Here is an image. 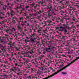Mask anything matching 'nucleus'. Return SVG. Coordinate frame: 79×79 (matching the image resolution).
Here are the masks:
<instances>
[{"mask_svg":"<svg viewBox=\"0 0 79 79\" xmlns=\"http://www.w3.org/2000/svg\"><path fill=\"white\" fill-rule=\"evenodd\" d=\"M48 7L46 8V10H48V12L51 11V10H52V6L51 4H49L47 6Z\"/></svg>","mask_w":79,"mask_h":79,"instance_id":"1","label":"nucleus"},{"mask_svg":"<svg viewBox=\"0 0 79 79\" xmlns=\"http://www.w3.org/2000/svg\"><path fill=\"white\" fill-rule=\"evenodd\" d=\"M36 39V38H31L30 39L29 41L31 42V43L34 44V43L35 42V40Z\"/></svg>","mask_w":79,"mask_h":79,"instance_id":"2","label":"nucleus"},{"mask_svg":"<svg viewBox=\"0 0 79 79\" xmlns=\"http://www.w3.org/2000/svg\"><path fill=\"white\" fill-rule=\"evenodd\" d=\"M63 26L64 27H65V28H66L68 29H69V26H68V23H66V25H65V24H63Z\"/></svg>","mask_w":79,"mask_h":79,"instance_id":"3","label":"nucleus"},{"mask_svg":"<svg viewBox=\"0 0 79 79\" xmlns=\"http://www.w3.org/2000/svg\"><path fill=\"white\" fill-rule=\"evenodd\" d=\"M7 8V6L4 5L2 7V9L3 10H4L5 11H6V10Z\"/></svg>","mask_w":79,"mask_h":79,"instance_id":"4","label":"nucleus"},{"mask_svg":"<svg viewBox=\"0 0 79 79\" xmlns=\"http://www.w3.org/2000/svg\"><path fill=\"white\" fill-rule=\"evenodd\" d=\"M46 51L48 52H51V49H50V48H47L46 49Z\"/></svg>","mask_w":79,"mask_h":79,"instance_id":"5","label":"nucleus"},{"mask_svg":"<svg viewBox=\"0 0 79 79\" xmlns=\"http://www.w3.org/2000/svg\"><path fill=\"white\" fill-rule=\"evenodd\" d=\"M48 16L49 17V18H50L51 17V18H52V14L51 13H49L48 14Z\"/></svg>","mask_w":79,"mask_h":79,"instance_id":"6","label":"nucleus"},{"mask_svg":"<svg viewBox=\"0 0 79 79\" xmlns=\"http://www.w3.org/2000/svg\"><path fill=\"white\" fill-rule=\"evenodd\" d=\"M7 14L9 15L8 16L9 17V16H10V15H11V17H12L13 16V14H10V12H8L7 13Z\"/></svg>","mask_w":79,"mask_h":79,"instance_id":"7","label":"nucleus"},{"mask_svg":"<svg viewBox=\"0 0 79 79\" xmlns=\"http://www.w3.org/2000/svg\"><path fill=\"white\" fill-rule=\"evenodd\" d=\"M15 66H18L19 65V63H15Z\"/></svg>","mask_w":79,"mask_h":79,"instance_id":"8","label":"nucleus"},{"mask_svg":"<svg viewBox=\"0 0 79 79\" xmlns=\"http://www.w3.org/2000/svg\"><path fill=\"white\" fill-rule=\"evenodd\" d=\"M20 24L22 26H24V25H25V24L24 23V22H21V23Z\"/></svg>","mask_w":79,"mask_h":79,"instance_id":"9","label":"nucleus"},{"mask_svg":"<svg viewBox=\"0 0 79 79\" xmlns=\"http://www.w3.org/2000/svg\"><path fill=\"white\" fill-rule=\"evenodd\" d=\"M14 19H16L17 21L18 22H19V23L21 22V21H19V19H17L16 18H14Z\"/></svg>","mask_w":79,"mask_h":79,"instance_id":"10","label":"nucleus"},{"mask_svg":"<svg viewBox=\"0 0 79 79\" xmlns=\"http://www.w3.org/2000/svg\"><path fill=\"white\" fill-rule=\"evenodd\" d=\"M6 32L7 33H8V32H10V30H6Z\"/></svg>","mask_w":79,"mask_h":79,"instance_id":"11","label":"nucleus"},{"mask_svg":"<svg viewBox=\"0 0 79 79\" xmlns=\"http://www.w3.org/2000/svg\"><path fill=\"white\" fill-rule=\"evenodd\" d=\"M29 8V6H25V8H26V9H28Z\"/></svg>","mask_w":79,"mask_h":79,"instance_id":"12","label":"nucleus"},{"mask_svg":"<svg viewBox=\"0 0 79 79\" xmlns=\"http://www.w3.org/2000/svg\"><path fill=\"white\" fill-rule=\"evenodd\" d=\"M44 3L43 0H42L40 2H38V3H39V4H40V3Z\"/></svg>","mask_w":79,"mask_h":79,"instance_id":"13","label":"nucleus"},{"mask_svg":"<svg viewBox=\"0 0 79 79\" xmlns=\"http://www.w3.org/2000/svg\"><path fill=\"white\" fill-rule=\"evenodd\" d=\"M64 31L65 32H66L67 31H66V30L65 29V28H63V30L62 31Z\"/></svg>","mask_w":79,"mask_h":79,"instance_id":"14","label":"nucleus"},{"mask_svg":"<svg viewBox=\"0 0 79 79\" xmlns=\"http://www.w3.org/2000/svg\"><path fill=\"white\" fill-rule=\"evenodd\" d=\"M19 20H20V21H21V20H22V21H23V17H20Z\"/></svg>","mask_w":79,"mask_h":79,"instance_id":"15","label":"nucleus"},{"mask_svg":"<svg viewBox=\"0 0 79 79\" xmlns=\"http://www.w3.org/2000/svg\"><path fill=\"white\" fill-rule=\"evenodd\" d=\"M33 15H34V16H36V15H37V12H35V13L33 14Z\"/></svg>","mask_w":79,"mask_h":79,"instance_id":"16","label":"nucleus"},{"mask_svg":"<svg viewBox=\"0 0 79 79\" xmlns=\"http://www.w3.org/2000/svg\"><path fill=\"white\" fill-rule=\"evenodd\" d=\"M3 61L5 63V62H6V59L3 58Z\"/></svg>","mask_w":79,"mask_h":79,"instance_id":"17","label":"nucleus"},{"mask_svg":"<svg viewBox=\"0 0 79 79\" xmlns=\"http://www.w3.org/2000/svg\"><path fill=\"white\" fill-rule=\"evenodd\" d=\"M10 72H12V71H14V69H11L10 70Z\"/></svg>","mask_w":79,"mask_h":79,"instance_id":"18","label":"nucleus"},{"mask_svg":"<svg viewBox=\"0 0 79 79\" xmlns=\"http://www.w3.org/2000/svg\"><path fill=\"white\" fill-rule=\"evenodd\" d=\"M0 39L1 40H2H2H4L5 39V37L0 38Z\"/></svg>","mask_w":79,"mask_h":79,"instance_id":"19","label":"nucleus"},{"mask_svg":"<svg viewBox=\"0 0 79 79\" xmlns=\"http://www.w3.org/2000/svg\"><path fill=\"white\" fill-rule=\"evenodd\" d=\"M62 74H66L67 73H66L62 72Z\"/></svg>","mask_w":79,"mask_h":79,"instance_id":"20","label":"nucleus"},{"mask_svg":"<svg viewBox=\"0 0 79 79\" xmlns=\"http://www.w3.org/2000/svg\"><path fill=\"white\" fill-rule=\"evenodd\" d=\"M17 28H18V29H21V27L19 26H17Z\"/></svg>","mask_w":79,"mask_h":79,"instance_id":"21","label":"nucleus"},{"mask_svg":"<svg viewBox=\"0 0 79 79\" xmlns=\"http://www.w3.org/2000/svg\"><path fill=\"white\" fill-rule=\"evenodd\" d=\"M41 13H42V11H41V10H40L38 12L39 14H40Z\"/></svg>","mask_w":79,"mask_h":79,"instance_id":"22","label":"nucleus"},{"mask_svg":"<svg viewBox=\"0 0 79 79\" xmlns=\"http://www.w3.org/2000/svg\"><path fill=\"white\" fill-rule=\"evenodd\" d=\"M0 55L1 56H3V54L2 53H0Z\"/></svg>","mask_w":79,"mask_h":79,"instance_id":"23","label":"nucleus"},{"mask_svg":"<svg viewBox=\"0 0 79 79\" xmlns=\"http://www.w3.org/2000/svg\"><path fill=\"white\" fill-rule=\"evenodd\" d=\"M5 35L6 36V37H9L8 35H6V34H5Z\"/></svg>","mask_w":79,"mask_h":79,"instance_id":"24","label":"nucleus"},{"mask_svg":"<svg viewBox=\"0 0 79 79\" xmlns=\"http://www.w3.org/2000/svg\"><path fill=\"white\" fill-rule=\"evenodd\" d=\"M16 70H17V71H20V70L19 69L18 67H17V69H16Z\"/></svg>","mask_w":79,"mask_h":79,"instance_id":"25","label":"nucleus"},{"mask_svg":"<svg viewBox=\"0 0 79 79\" xmlns=\"http://www.w3.org/2000/svg\"><path fill=\"white\" fill-rule=\"evenodd\" d=\"M0 19H3V17L2 16L0 15Z\"/></svg>","mask_w":79,"mask_h":79,"instance_id":"26","label":"nucleus"},{"mask_svg":"<svg viewBox=\"0 0 79 79\" xmlns=\"http://www.w3.org/2000/svg\"><path fill=\"white\" fill-rule=\"evenodd\" d=\"M2 15H3V16H4L5 15V13H2Z\"/></svg>","mask_w":79,"mask_h":79,"instance_id":"27","label":"nucleus"},{"mask_svg":"<svg viewBox=\"0 0 79 79\" xmlns=\"http://www.w3.org/2000/svg\"><path fill=\"white\" fill-rule=\"evenodd\" d=\"M37 5H36L35 6H34V8L35 9L36 8H37Z\"/></svg>","mask_w":79,"mask_h":79,"instance_id":"28","label":"nucleus"},{"mask_svg":"<svg viewBox=\"0 0 79 79\" xmlns=\"http://www.w3.org/2000/svg\"><path fill=\"white\" fill-rule=\"evenodd\" d=\"M12 23H13L14 24H15V20H13Z\"/></svg>","mask_w":79,"mask_h":79,"instance_id":"29","label":"nucleus"},{"mask_svg":"<svg viewBox=\"0 0 79 79\" xmlns=\"http://www.w3.org/2000/svg\"><path fill=\"white\" fill-rule=\"evenodd\" d=\"M40 69H42V70L44 69V68H43L42 67H40Z\"/></svg>","mask_w":79,"mask_h":79,"instance_id":"30","label":"nucleus"},{"mask_svg":"<svg viewBox=\"0 0 79 79\" xmlns=\"http://www.w3.org/2000/svg\"><path fill=\"white\" fill-rule=\"evenodd\" d=\"M25 43H27V40H25Z\"/></svg>","mask_w":79,"mask_h":79,"instance_id":"31","label":"nucleus"},{"mask_svg":"<svg viewBox=\"0 0 79 79\" xmlns=\"http://www.w3.org/2000/svg\"><path fill=\"white\" fill-rule=\"evenodd\" d=\"M32 63L33 64H35V63H34V62H32Z\"/></svg>","mask_w":79,"mask_h":79,"instance_id":"32","label":"nucleus"},{"mask_svg":"<svg viewBox=\"0 0 79 79\" xmlns=\"http://www.w3.org/2000/svg\"><path fill=\"white\" fill-rule=\"evenodd\" d=\"M27 26H29V23H27Z\"/></svg>","mask_w":79,"mask_h":79,"instance_id":"33","label":"nucleus"},{"mask_svg":"<svg viewBox=\"0 0 79 79\" xmlns=\"http://www.w3.org/2000/svg\"><path fill=\"white\" fill-rule=\"evenodd\" d=\"M5 63L6 64H8V61H6H6L5 62Z\"/></svg>","mask_w":79,"mask_h":79,"instance_id":"34","label":"nucleus"},{"mask_svg":"<svg viewBox=\"0 0 79 79\" xmlns=\"http://www.w3.org/2000/svg\"><path fill=\"white\" fill-rule=\"evenodd\" d=\"M8 52H10V48H9L8 49Z\"/></svg>","mask_w":79,"mask_h":79,"instance_id":"35","label":"nucleus"},{"mask_svg":"<svg viewBox=\"0 0 79 79\" xmlns=\"http://www.w3.org/2000/svg\"><path fill=\"white\" fill-rule=\"evenodd\" d=\"M76 52L77 53H78V54H79V51H77Z\"/></svg>","mask_w":79,"mask_h":79,"instance_id":"36","label":"nucleus"},{"mask_svg":"<svg viewBox=\"0 0 79 79\" xmlns=\"http://www.w3.org/2000/svg\"><path fill=\"white\" fill-rule=\"evenodd\" d=\"M29 32H32V30H31V29H30L29 30Z\"/></svg>","mask_w":79,"mask_h":79,"instance_id":"37","label":"nucleus"},{"mask_svg":"<svg viewBox=\"0 0 79 79\" xmlns=\"http://www.w3.org/2000/svg\"><path fill=\"white\" fill-rule=\"evenodd\" d=\"M42 61H43V63H44L45 62V60H42Z\"/></svg>","mask_w":79,"mask_h":79,"instance_id":"38","label":"nucleus"},{"mask_svg":"<svg viewBox=\"0 0 79 79\" xmlns=\"http://www.w3.org/2000/svg\"><path fill=\"white\" fill-rule=\"evenodd\" d=\"M47 57H48V58H49L50 57V55H47Z\"/></svg>","mask_w":79,"mask_h":79,"instance_id":"39","label":"nucleus"},{"mask_svg":"<svg viewBox=\"0 0 79 79\" xmlns=\"http://www.w3.org/2000/svg\"><path fill=\"white\" fill-rule=\"evenodd\" d=\"M34 12H35V13L37 12V11H36V10H34Z\"/></svg>","mask_w":79,"mask_h":79,"instance_id":"40","label":"nucleus"},{"mask_svg":"<svg viewBox=\"0 0 79 79\" xmlns=\"http://www.w3.org/2000/svg\"><path fill=\"white\" fill-rule=\"evenodd\" d=\"M2 15V11L0 10V15Z\"/></svg>","mask_w":79,"mask_h":79,"instance_id":"41","label":"nucleus"},{"mask_svg":"<svg viewBox=\"0 0 79 79\" xmlns=\"http://www.w3.org/2000/svg\"><path fill=\"white\" fill-rule=\"evenodd\" d=\"M23 22H24V23H27V22L26 21H25Z\"/></svg>","mask_w":79,"mask_h":79,"instance_id":"42","label":"nucleus"},{"mask_svg":"<svg viewBox=\"0 0 79 79\" xmlns=\"http://www.w3.org/2000/svg\"><path fill=\"white\" fill-rule=\"evenodd\" d=\"M69 58H71V56L69 55Z\"/></svg>","mask_w":79,"mask_h":79,"instance_id":"43","label":"nucleus"},{"mask_svg":"<svg viewBox=\"0 0 79 79\" xmlns=\"http://www.w3.org/2000/svg\"><path fill=\"white\" fill-rule=\"evenodd\" d=\"M63 2V1H60V3H62V2Z\"/></svg>","mask_w":79,"mask_h":79,"instance_id":"44","label":"nucleus"},{"mask_svg":"<svg viewBox=\"0 0 79 79\" xmlns=\"http://www.w3.org/2000/svg\"><path fill=\"white\" fill-rule=\"evenodd\" d=\"M65 46H69V45L68 44L65 45Z\"/></svg>","mask_w":79,"mask_h":79,"instance_id":"45","label":"nucleus"},{"mask_svg":"<svg viewBox=\"0 0 79 79\" xmlns=\"http://www.w3.org/2000/svg\"><path fill=\"white\" fill-rule=\"evenodd\" d=\"M28 78H29V79H30V78H31V76H29L28 77Z\"/></svg>","mask_w":79,"mask_h":79,"instance_id":"46","label":"nucleus"},{"mask_svg":"<svg viewBox=\"0 0 79 79\" xmlns=\"http://www.w3.org/2000/svg\"><path fill=\"white\" fill-rule=\"evenodd\" d=\"M29 18V16H27V18Z\"/></svg>","mask_w":79,"mask_h":79,"instance_id":"47","label":"nucleus"},{"mask_svg":"<svg viewBox=\"0 0 79 79\" xmlns=\"http://www.w3.org/2000/svg\"><path fill=\"white\" fill-rule=\"evenodd\" d=\"M32 36H34V34H32Z\"/></svg>","mask_w":79,"mask_h":79,"instance_id":"48","label":"nucleus"},{"mask_svg":"<svg viewBox=\"0 0 79 79\" xmlns=\"http://www.w3.org/2000/svg\"><path fill=\"white\" fill-rule=\"evenodd\" d=\"M41 57H42V58H43V57H44V55L42 56Z\"/></svg>","mask_w":79,"mask_h":79,"instance_id":"49","label":"nucleus"},{"mask_svg":"<svg viewBox=\"0 0 79 79\" xmlns=\"http://www.w3.org/2000/svg\"><path fill=\"white\" fill-rule=\"evenodd\" d=\"M21 78V77H19V79H22Z\"/></svg>","mask_w":79,"mask_h":79,"instance_id":"50","label":"nucleus"},{"mask_svg":"<svg viewBox=\"0 0 79 79\" xmlns=\"http://www.w3.org/2000/svg\"><path fill=\"white\" fill-rule=\"evenodd\" d=\"M23 10H24V8H23L22 9Z\"/></svg>","mask_w":79,"mask_h":79,"instance_id":"51","label":"nucleus"},{"mask_svg":"<svg viewBox=\"0 0 79 79\" xmlns=\"http://www.w3.org/2000/svg\"><path fill=\"white\" fill-rule=\"evenodd\" d=\"M30 53L31 54V55H32V53L31 52H30Z\"/></svg>","mask_w":79,"mask_h":79,"instance_id":"52","label":"nucleus"},{"mask_svg":"<svg viewBox=\"0 0 79 79\" xmlns=\"http://www.w3.org/2000/svg\"><path fill=\"white\" fill-rule=\"evenodd\" d=\"M49 22L50 23H52V21H49Z\"/></svg>","mask_w":79,"mask_h":79,"instance_id":"53","label":"nucleus"},{"mask_svg":"<svg viewBox=\"0 0 79 79\" xmlns=\"http://www.w3.org/2000/svg\"><path fill=\"white\" fill-rule=\"evenodd\" d=\"M16 1H17V2H19V0H16Z\"/></svg>","mask_w":79,"mask_h":79,"instance_id":"54","label":"nucleus"},{"mask_svg":"<svg viewBox=\"0 0 79 79\" xmlns=\"http://www.w3.org/2000/svg\"><path fill=\"white\" fill-rule=\"evenodd\" d=\"M47 39H48V40H49L48 38H47Z\"/></svg>","mask_w":79,"mask_h":79,"instance_id":"55","label":"nucleus"},{"mask_svg":"<svg viewBox=\"0 0 79 79\" xmlns=\"http://www.w3.org/2000/svg\"><path fill=\"white\" fill-rule=\"evenodd\" d=\"M0 76H1V77H2L3 76V75H0Z\"/></svg>","mask_w":79,"mask_h":79,"instance_id":"56","label":"nucleus"},{"mask_svg":"<svg viewBox=\"0 0 79 79\" xmlns=\"http://www.w3.org/2000/svg\"><path fill=\"white\" fill-rule=\"evenodd\" d=\"M62 12L63 13H64V11H62Z\"/></svg>","mask_w":79,"mask_h":79,"instance_id":"57","label":"nucleus"},{"mask_svg":"<svg viewBox=\"0 0 79 79\" xmlns=\"http://www.w3.org/2000/svg\"><path fill=\"white\" fill-rule=\"evenodd\" d=\"M40 31V30H38L37 32H39Z\"/></svg>","mask_w":79,"mask_h":79,"instance_id":"58","label":"nucleus"},{"mask_svg":"<svg viewBox=\"0 0 79 79\" xmlns=\"http://www.w3.org/2000/svg\"><path fill=\"white\" fill-rule=\"evenodd\" d=\"M10 5V4H9V3H8V4H7V5Z\"/></svg>","mask_w":79,"mask_h":79,"instance_id":"59","label":"nucleus"},{"mask_svg":"<svg viewBox=\"0 0 79 79\" xmlns=\"http://www.w3.org/2000/svg\"><path fill=\"white\" fill-rule=\"evenodd\" d=\"M45 26H46V25H44V27H45Z\"/></svg>","mask_w":79,"mask_h":79,"instance_id":"60","label":"nucleus"},{"mask_svg":"<svg viewBox=\"0 0 79 79\" xmlns=\"http://www.w3.org/2000/svg\"><path fill=\"white\" fill-rule=\"evenodd\" d=\"M1 79H4V78H1Z\"/></svg>","mask_w":79,"mask_h":79,"instance_id":"61","label":"nucleus"},{"mask_svg":"<svg viewBox=\"0 0 79 79\" xmlns=\"http://www.w3.org/2000/svg\"><path fill=\"white\" fill-rule=\"evenodd\" d=\"M30 48H28V49L29 50V49H30Z\"/></svg>","mask_w":79,"mask_h":79,"instance_id":"62","label":"nucleus"},{"mask_svg":"<svg viewBox=\"0 0 79 79\" xmlns=\"http://www.w3.org/2000/svg\"><path fill=\"white\" fill-rule=\"evenodd\" d=\"M36 66V67H38V66H37V65H35Z\"/></svg>","mask_w":79,"mask_h":79,"instance_id":"63","label":"nucleus"},{"mask_svg":"<svg viewBox=\"0 0 79 79\" xmlns=\"http://www.w3.org/2000/svg\"><path fill=\"white\" fill-rule=\"evenodd\" d=\"M17 74H18V75H19V73H17Z\"/></svg>","mask_w":79,"mask_h":79,"instance_id":"64","label":"nucleus"}]
</instances>
